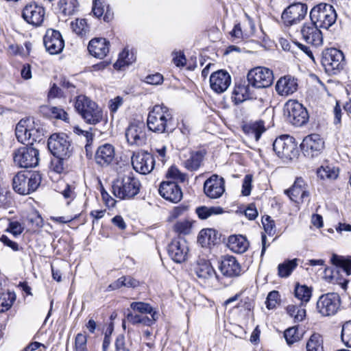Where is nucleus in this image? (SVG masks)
<instances>
[{"label": "nucleus", "mask_w": 351, "mask_h": 351, "mask_svg": "<svg viewBox=\"0 0 351 351\" xmlns=\"http://www.w3.org/2000/svg\"><path fill=\"white\" fill-rule=\"evenodd\" d=\"M24 228L21 223L16 221L10 222L9 226L7 228V231L10 232L14 236L21 234Z\"/></svg>", "instance_id": "bf43d9fd"}, {"label": "nucleus", "mask_w": 351, "mask_h": 351, "mask_svg": "<svg viewBox=\"0 0 351 351\" xmlns=\"http://www.w3.org/2000/svg\"><path fill=\"white\" fill-rule=\"evenodd\" d=\"M123 98L120 96H117L114 99H112L109 101V109L111 112H116L119 108L123 104Z\"/></svg>", "instance_id": "69168bd1"}, {"label": "nucleus", "mask_w": 351, "mask_h": 351, "mask_svg": "<svg viewBox=\"0 0 351 351\" xmlns=\"http://www.w3.org/2000/svg\"><path fill=\"white\" fill-rule=\"evenodd\" d=\"M280 301V294L277 291H272L269 293L266 299V306L268 309H274Z\"/></svg>", "instance_id": "5fc2aeb1"}, {"label": "nucleus", "mask_w": 351, "mask_h": 351, "mask_svg": "<svg viewBox=\"0 0 351 351\" xmlns=\"http://www.w3.org/2000/svg\"><path fill=\"white\" fill-rule=\"evenodd\" d=\"M332 263L336 265L338 268L332 271L331 282L332 283H339L342 285V287L345 289L346 287V281L343 282H337V275L340 272V270L344 271L347 276L351 274V261L349 260L343 259L339 256L334 255L332 258Z\"/></svg>", "instance_id": "7c9ffc66"}, {"label": "nucleus", "mask_w": 351, "mask_h": 351, "mask_svg": "<svg viewBox=\"0 0 351 351\" xmlns=\"http://www.w3.org/2000/svg\"><path fill=\"white\" fill-rule=\"evenodd\" d=\"M223 213V208L219 206H200L196 208V213L201 219H206L212 215H220Z\"/></svg>", "instance_id": "37998d69"}, {"label": "nucleus", "mask_w": 351, "mask_h": 351, "mask_svg": "<svg viewBox=\"0 0 351 351\" xmlns=\"http://www.w3.org/2000/svg\"><path fill=\"white\" fill-rule=\"evenodd\" d=\"M15 134L19 142L32 145L43 139L44 130L38 121L33 117H26L16 124Z\"/></svg>", "instance_id": "f03ea898"}, {"label": "nucleus", "mask_w": 351, "mask_h": 351, "mask_svg": "<svg viewBox=\"0 0 351 351\" xmlns=\"http://www.w3.org/2000/svg\"><path fill=\"white\" fill-rule=\"evenodd\" d=\"M228 246L232 252L241 254L247 250L249 243L242 235H231L228 238Z\"/></svg>", "instance_id": "473e14b6"}, {"label": "nucleus", "mask_w": 351, "mask_h": 351, "mask_svg": "<svg viewBox=\"0 0 351 351\" xmlns=\"http://www.w3.org/2000/svg\"><path fill=\"white\" fill-rule=\"evenodd\" d=\"M322 64L328 71H339L343 69L345 64L343 52L335 48L326 49L323 53Z\"/></svg>", "instance_id": "ddd939ff"}, {"label": "nucleus", "mask_w": 351, "mask_h": 351, "mask_svg": "<svg viewBox=\"0 0 351 351\" xmlns=\"http://www.w3.org/2000/svg\"><path fill=\"white\" fill-rule=\"evenodd\" d=\"M134 61L133 54L130 53L128 50H123L119 53V58L114 64V67L117 70L124 69Z\"/></svg>", "instance_id": "79ce46f5"}, {"label": "nucleus", "mask_w": 351, "mask_h": 351, "mask_svg": "<svg viewBox=\"0 0 351 351\" xmlns=\"http://www.w3.org/2000/svg\"><path fill=\"white\" fill-rule=\"evenodd\" d=\"M341 339L346 347L351 348V320L346 322L342 325Z\"/></svg>", "instance_id": "8fccbe9b"}, {"label": "nucleus", "mask_w": 351, "mask_h": 351, "mask_svg": "<svg viewBox=\"0 0 351 351\" xmlns=\"http://www.w3.org/2000/svg\"><path fill=\"white\" fill-rule=\"evenodd\" d=\"M193 271L198 279L205 282L215 276V271L210 262L204 258H198L193 266Z\"/></svg>", "instance_id": "c756f323"}, {"label": "nucleus", "mask_w": 351, "mask_h": 351, "mask_svg": "<svg viewBox=\"0 0 351 351\" xmlns=\"http://www.w3.org/2000/svg\"><path fill=\"white\" fill-rule=\"evenodd\" d=\"M171 110L164 105H155L149 112L147 125L149 130L158 134L167 132L173 126Z\"/></svg>", "instance_id": "f257e3e1"}, {"label": "nucleus", "mask_w": 351, "mask_h": 351, "mask_svg": "<svg viewBox=\"0 0 351 351\" xmlns=\"http://www.w3.org/2000/svg\"><path fill=\"white\" fill-rule=\"evenodd\" d=\"M74 107L84 121L88 124L96 125L103 120L104 112L101 108L84 95L75 98Z\"/></svg>", "instance_id": "7ed1b4c3"}, {"label": "nucleus", "mask_w": 351, "mask_h": 351, "mask_svg": "<svg viewBox=\"0 0 351 351\" xmlns=\"http://www.w3.org/2000/svg\"><path fill=\"white\" fill-rule=\"evenodd\" d=\"M12 156L14 163L20 168H32L38 164V150L32 146L19 147L14 151Z\"/></svg>", "instance_id": "0eeeda50"}, {"label": "nucleus", "mask_w": 351, "mask_h": 351, "mask_svg": "<svg viewBox=\"0 0 351 351\" xmlns=\"http://www.w3.org/2000/svg\"><path fill=\"white\" fill-rule=\"evenodd\" d=\"M248 83L256 88L270 86L274 81L273 71L265 66H256L250 69L247 75Z\"/></svg>", "instance_id": "1a4fd4ad"}, {"label": "nucleus", "mask_w": 351, "mask_h": 351, "mask_svg": "<svg viewBox=\"0 0 351 351\" xmlns=\"http://www.w3.org/2000/svg\"><path fill=\"white\" fill-rule=\"evenodd\" d=\"M104 0H95L93 6V12L97 17H101L105 11Z\"/></svg>", "instance_id": "13d9d810"}, {"label": "nucleus", "mask_w": 351, "mask_h": 351, "mask_svg": "<svg viewBox=\"0 0 351 351\" xmlns=\"http://www.w3.org/2000/svg\"><path fill=\"white\" fill-rule=\"evenodd\" d=\"M159 194L166 200L178 203L182 198L180 187L175 182H162L158 189Z\"/></svg>", "instance_id": "393cba45"}, {"label": "nucleus", "mask_w": 351, "mask_h": 351, "mask_svg": "<svg viewBox=\"0 0 351 351\" xmlns=\"http://www.w3.org/2000/svg\"><path fill=\"white\" fill-rule=\"evenodd\" d=\"M155 160L154 156L147 152H138L132 156L133 169L141 174H148L154 169Z\"/></svg>", "instance_id": "2eb2a0df"}, {"label": "nucleus", "mask_w": 351, "mask_h": 351, "mask_svg": "<svg viewBox=\"0 0 351 351\" xmlns=\"http://www.w3.org/2000/svg\"><path fill=\"white\" fill-rule=\"evenodd\" d=\"M265 127L263 121H256L245 128V132L247 134L258 141L261 138V134L265 131Z\"/></svg>", "instance_id": "4c0bfd02"}, {"label": "nucleus", "mask_w": 351, "mask_h": 351, "mask_svg": "<svg viewBox=\"0 0 351 351\" xmlns=\"http://www.w3.org/2000/svg\"><path fill=\"white\" fill-rule=\"evenodd\" d=\"M324 147V141L320 136L313 134L306 136L301 144L304 154L309 157L317 156Z\"/></svg>", "instance_id": "5701e85b"}, {"label": "nucleus", "mask_w": 351, "mask_h": 351, "mask_svg": "<svg viewBox=\"0 0 351 351\" xmlns=\"http://www.w3.org/2000/svg\"><path fill=\"white\" fill-rule=\"evenodd\" d=\"M130 308L140 315H145L150 314L152 318V314L156 313L154 308L148 304L143 302H133L130 304Z\"/></svg>", "instance_id": "de8ad7c7"}, {"label": "nucleus", "mask_w": 351, "mask_h": 351, "mask_svg": "<svg viewBox=\"0 0 351 351\" xmlns=\"http://www.w3.org/2000/svg\"><path fill=\"white\" fill-rule=\"evenodd\" d=\"M110 43L104 38H95L89 41V53L99 59L105 58L109 52Z\"/></svg>", "instance_id": "c85d7f7f"}, {"label": "nucleus", "mask_w": 351, "mask_h": 351, "mask_svg": "<svg viewBox=\"0 0 351 351\" xmlns=\"http://www.w3.org/2000/svg\"><path fill=\"white\" fill-rule=\"evenodd\" d=\"M340 297L336 293L322 295L316 305L317 312L323 317H329L337 313L340 306Z\"/></svg>", "instance_id": "f8f14e48"}, {"label": "nucleus", "mask_w": 351, "mask_h": 351, "mask_svg": "<svg viewBox=\"0 0 351 351\" xmlns=\"http://www.w3.org/2000/svg\"><path fill=\"white\" fill-rule=\"evenodd\" d=\"M250 84L245 82H239L235 84L233 90V99L236 104L250 99L253 97V93L250 87Z\"/></svg>", "instance_id": "2f4dec72"}, {"label": "nucleus", "mask_w": 351, "mask_h": 351, "mask_svg": "<svg viewBox=\"0 0 351 351\" xmlns=\"http://www.w3.org/2000/svg\"><path fill=\"white\" fill-rule=\"evenodd\" d=\"M302 38L309 44L315 47L320 46L323 43V36L319 27L313 21L306 23L301 29Z\"/></svg>", "instance_id": "4be33fe9"}, {"label": "nucleus", "mask_w": 351, "mask_h": 351, "mask_svg": "<svg viewBox=\"0 0 351 351\" xmlns=\"http://www.w3.org/2000/svg\"><path fill=\"white\" fill-rule=\"evenodd\" d=\"M140 181L132 173L119 176L112 184V193L121 199L134 198L140 191Z\"/></svg>", "instance_id": "20e7f679"}, {"label": "nucleus", "mask_w": 351, "mask_h": 351, "mask_svg": "<svg viewBox=\"0 0 351 351\" xmlns=\"http://www.w3.org/2000/svg\"><path fill=\"white\" fill-rule=\"evenodd\" d=\"M231 84V77L225 70L213 72L210 76L211 89L217 93L225 92Z\"/></svg>", "instance_id": "b1692460"}, {"label": "nucleus", "mask_w": 351, "mask_h": 351, "mask_svg": "<svg viewBox=\"0 0 351 351\" xmlns=\"http://www.w3.org/2000/svg\"><path fill=\"white\" fill-rule=\"evenodd\" d=\"M307 351H324L322 336L317 332L312 334L306 343Z\"/></svg>", "instance_id": "ea45409f"}, {"label": "nucleus", "mask_w": 351, "mask_h": 351, "mask_svg": "<svg viewBox=\"0 0 351 351\" xmlns=\"http://www.w3.org/2000/svg\"><path fill=\"white\" fill-rule=\"evenodd\" d=\"M173 54L174 57L173 58V62L176 66L178 67L184 66L186 64V61L184 53L181 52H176Z\"/></svg>", "instance_id": "774afa93"}, {"label": "nucleus", "mask_w": 351, "mask_h": 351, "mask_svg": "<svg viewBox=\"0 0 351 351\" xmlns=\"http://www.w3.org/2000/svg\"><path fill=\"white\" fill-rule=\"evenodd\" d=\"M145 82L152 85H158L163 82V76L158 73L149 75L145 77Z\"/></svg>", "instance_id": "0e129e2a"}, {"label": "nucleus", "mask_w": 351, "mask_h": 351, "mask_svg": "<svg viewBox=\"0 0 351 351\" xmlns=\"http://www.w3.org/2000/svg\"><path fill=\"white\" fill-rule=\"evenodd\" d=\"M204 155L200 152H192L190 157L183 162V165L189 171H195L201 165Z\"/></svg>", "instance_id": "58836bf2"}, {"label": "nucleus", "mask_w": 351, "mask_h": 351, "mask_svg": "<svg viewBox=\"0 0 351 351\" xmlns=\"http://www.w3.org/2000/svg\"><path fill=\"white\" fill-rule=\"evenodd\" d=\"M252 177L250 175H246L243 179L242 184V194L247 196L250 194L252 189Z\"/></svg>", "instance_id": "e2e57ef3"}, {"label": "nucleus", "mask_w": 351, "mask_h": 351, "mask_svg": "<svg viewBox=\"0 0 351 351\" xmlns=\"http://www.w3.org/2000/svg\"><path fill=\"white\" fill-rule=\"evenodd\" d=\"M125 138L131 145L142 146L147 142L146 129L144 123L134 122L125 130Z\"/></svg>", "instance_id": "dca6fc26"}, {"label": "nucleus", "mask_w": 351, "mask_h": 351, "mask_svg": "<svg viewBox=\"0 0 351 351\" xmlns=\"http://www.w3.org/2000/svg\"><path fill=\"white\" fill-rule=\"evenodd\" d=\"M317 176L321 179H336L339 175V169L330 166H322L317 170Z\"/></svg>", "instance_id": "c03bdc74"}, {"label": "nucleus", "mask_w": 351, "mask_h": 351, "mask_svg": "<svg viewBox=\"0 0 351 351\" xmlns=\"http://www.w3.org/2000/svg\"><path fill=\"white\" fill-rule=\"evenodd\" d=\"M87 337L82 333H78L75 339V347L76 351H88L86 348Z\"/></svg>", "instance_id": "6e6d98bb"}, {"label": "nucleus", "mask_w": 351, "mask_h": 351, "mask_svg": "<svg viewBox=\"0 0 351 351\" xmlns=\"http://www.w3.org/2000/svg\"><path fill=\"white\" fill-rule=\"evenodd\" d=\"M285 193L290 199L298 204L304 202L305 198L309 197L307 184L302 178H297L292 186L285 191Z\"/></svg>", "instance_id": "6ab92c4d"}, {"label": "nucleus", "mask_w": 351, "mask_h": 351, "mask_svg": "<svg viewBox=\"0 0 351 351\" xmlns=\"http://www.w3.org/2000/svg\"><path fill=\"white\" fill-rule=\"evenodd\" d=\"M219 269L223 275L228 277L239 276L241 274V267L235 257L223 256L221 261Z\"/></svg>", "instance_id": "cd10ccee"}, {"label": "nucleus", "mask_w": 351, "mask_h": 351, "mask_svg": "<svg viewBox=\"0 0 351 351\" xmlns=\"http://www.w3.org/2000/svg\"><path fill=\"white\" fill-rule=\"evenodd\" d=\"M225 182L223 178L213 175L204 184L205 194L210 198L220 197L225 191Z\"/></svg>", "instance_id": "aec40b11"}, {"label": "nucleus", "mask_w": 351, "mask_h": 351, "mask_svg": "<svg viewBox=\"0 0 351 351\" xmlns=\"http://www.w3.org/2000/svg\"><path fill=\"white\" fill-rule=\"evenodd\" d=\"M114 156V146L109 143H104L98 147L95 154V160L99 165L106 167L112 162Z\"/></svg>", "instance_id": "bb28decb"}, {"label": "nucleus", "mask_w": 351, "mask_h": 351, "mask_svg": "<svg viewBox=\"0 0 351 351\" xmlns=\"http://www.w3.org/2000/svg\"><path fill=\"white\" fill-rule=\"evenodd\" d=\"M298 88V80L289 75L280 77L275 86L276 93L282 97L293 95L297 91Z\"/></svg>", "instance_id": "a878e982"}, {"label": "nucleus", "mask_w": 351, "mask_h": 351, "mask_svg": "<svg viewBox=\"0 0 351 351\" xmlns=\"http://www.w3.org/2000/svg\"><path fill=\"white\" fill-rule=\"evenodd\" d=\"M307 5L304 3H293L282 12L281 18L287 26L293 25L303 20L307 13Z\"/></svg>", "instance_id": "4468645a"}, {"label": "nucleus", "mask_w": 351, "mask_h": 351, "mask_svg": "<svg viewBox=\"0 0 351 351\" xmlns=\"http://www.w3.org/2000/svg\"><path fill=\"white\" fill-rule=\"evenodd\" d=\"M192 223L188 219H183L176 222L174 225V230L180 234H189L191 230Z\"/></svg>", "instance_id": "864d4df0"}, {"label": "nucleus", "mask_w": 351, "mask_h": 351, "mask_svg": "<svg viewBox=\"0 0 351 351\" xmlns=\"http://www.w3.org/2000/svg\"><path fill=\"white\" fill-rule=\"evenodd\" d=\"M71 26L74 32L77 35L83 36L88 32V26L84 19H76L71 23Z\"/></svg>", "instance_id": "09e8293b"}, {"label": "nucleus", "mask_w": 351, "mask_h": 351, "mask_svg": "<svg viewBox=\"0 0 351 351\" xmlns=\"http://www.w3.org/2000/svg\"><path fill=\"white\" fill-rule=\"evenodd\" d=\"M77 0H60V5L65 15H71L75 13L77 8Z\"/></svg>", "instance_id": "3c124183"}, {"label": "nucleus", "mask_w": 351, "mask_h": 351, "mask_svg": "<svg viewBox=\"0 0 351 351\" xmlns=\"http://www.w3.org/2000/svg\"><path fill=\"white\" fill-rule=\"evenodd\" d=\"M262 223L265 229V231L269 234H272L275 231V223L274 220L271 219L269 216H266L263 219Z\"/></svg>", "instance_id": "680f3d73"}, {"label": "nucleus", "mask_w": 351, "mask_h": 351, "mask_svg": "<svg viewBox=\"0 0 351 351\" xmlns=\"http://www.w3.org/2000/svg\"><path fill=\"white\" fill-rule=\"evenodd\" d=\"M41 182L37 172H19L12 179L13 189L21 195H27L35 191Z\"/></svg>", "instance_id": "39448f33"}, {"label": "nucleus", "mask_w": 351, "mask_h": 351, "mask_svg": "<svg viewBox=\"0 0 351 351\" xmlns=\"http://www.w3.org/2000/svg\"><path fill=\"white\" fill-rule=\"evenodd\" d=\"M158 319L157 313L152 314V318L147 315L133 313L128 310L126 314V320L132 325L143 324L145 326H152Z\"/></svg>", "instance_id": "72a5a7b5"}, {"label": "nucleus", "mask_w": 351, "mask_h": 351, "mask_svg": "<svg viewBox=\"0 0 351 351\" xmlns=\"http://www.w3.org/2000/svg\"><path fill=\"white\" fill-rule=\"evenodd\" d=\"M47 145L51 154L58 158L62 160L71 155L73 149L65 134H52L48 139Z\"/></svg>", "instance_id": "6e6552de"}, {"label": "nucleus", "mask_w": 351, "mask_h": 351, "mask_svg": "<svg viewBox=\"0 0 351 351\" xmlns=\"http://www.w3.org/2000/svg\"><path fill=\"white\" fill-rule=\"evenodd\" d=\"M286 311L287 314L293 318L295 322H300L306 317V309L302 303L300 304H289Z\"/></svg>", "instance_id": "c9c22d12"}, {"label": "nucleus", "mask_w": 351, "mask_h": 351, "mask_svg": "<svg viewBox=\"0 0 351 351\" xmlns=\"http://www.w3.org/2000/svg\"><path fill=\"white\" fill-rule=\"evenodd\" d=\"M168 178H172L175 180L184 182L186 179V175L182 173L177 167H171L167 171V174Z\"/></svg>", "instance_id": "4d7b16f0"}, {"label": "nucleus", "mask_w": 351, "mask_h": 351, "mask_svg": "<svg viewBox=\"0 0 351 351\" xmlns=\"http://www.w3.org/2000/svg\"><path fill=\"white\" fill-rule=\"evenodd\" d=\"M45 15V8L36 3L27 4L22 12L23 19L34 27H39L43 24Z\"/></svg>", "instance_id": "f3484780"}, {"label": "nucleus", "mask_w": 351, "mask_h": 351, "mask_svg": "<svg viewBox=\"0 0 351 351\" xmlns=\"http://www.w3.org/2000/svg\"><path fill=\"white\" fill-rule=\"evenodd\" d=\"M298 259L287 260L278 266V275L280 278L289 277L298 265Z\"/></svg>", "instance_id": "e433bc0d"}, {"label": "nucleus", "mask_w": 351, "mask_h": 351, "mask_svg": "<svg viewBox=\"0 0 351 351\" xmlns=\"http://www.w3.org/2000/svg\"><path fill=\"white\" fill-rule=\"evenodd\" d=\"M46 50L50 54L60 53L64 46V43L60 33L54 29H48L43 38Z\"/></svg>", "instance_id": "412c9836"}, {"label": "nucleus", "mask_w": 351, "mask_h": 351, "mask_svg": "<svg viewBox=\"0 0 351 351\" xmlns=\"http://www.w3.org/2000/svg\"><path fill=\"white\" fill-rule=\"evenodd\" d=\"M288 121L295 126H302L308 120L306 109L295 100H289L284 108Z\"/></svg>", "instance_id": "9d476101"}, {"label": "nucleus", "mask_w": 351, "mask_h": 351, "mask_svg": "<svg viewBox=\"0 0 351 351\" xmlns=\"http://www.w3.org/2000/svg\"><path fill=\"white\" fill-rule=\"evenodd\" d=\"M231 38L233 40H241L245 37H247V34H244L242 31L240 23L235 24L233 29L230 32Z\"/></svg>", "instance_id": "052dcab7"}, {"label": "nucleus", "mask_w": 351, "mask_h": 351, "mask_svg": "<svg viewBox=\"0 0 351 351\" xmlns=\"http://www.w3.org/2000/svg\"><path fill=\"white\" fill-rule=\"evenodd\" d=\"M273 149L279 158L291 160L297 154V145L293 137L282 135L276 138L273 143Z\"/></svg>", "instance_id": "9b49d317"}, {"label": "nucleus", "mask_w": 351, "mask_h": 351, "mask_svg": "<svg viewBox=\"0 0 351 351\" xmlns=\"http://www.w3.org/2000/svg\"><path fill=\"white\" fill-rule=\"evenodd\" d=\"M310 19L319 27L328 29L336 21L337 14L331 5L321 3L311 10Z\"/></svg>", "instance_id": "423d86ee"}, {"label": "nucleus", "mask_w": 351, "mask_h": 351, "mask_svg": "<svg viewBox=\"0 0 351 351\" xmlns=\"http://www.w3.org/2000/svg\"><path fill=\"white\" fill-rule=\"evenodd\" d=\"M284 337L289 345L298 341L300 339V334L296 326H293L287 329L284 332Z\"/></svg>", "instance_id": "603ef678"}, {"label": "nucleus", "mask_w": 351, "mask_h": 351, "mask_svg": "<svg viewBox=\"0 0 351 351\" xmlns=\"http://www.w3.org/2000/svg\"><path fill=\"white\" fill-rule=\"evenodd\" d=\"M42 114L50 119H58L66 121L68 120L67 113L61 108L43 106L40 108Z\"/></svg>", "instance_id": "f704fd0d"}, {"label": "nucleus", "mask_w": 351, "mask_h": 351, "mask_svg": "<svg viewBox=\"0 0 351 351\" xmlns=\"http://www.w3.org/2000/svg\"><path fill=\"white\" fill-rule=\"evenodd\" d=\"M216 233L213 229H204L200 231L197 241L202 246L210 245L215 242Z\"/></svg>", "instance_id": "a19ab883"}, {"label": "nucleus", "mask_w": 351, "mask_h": 351, "mask_svg": "<svg viewBox=\"0 0 351 351\" xmlns=\"http://www.w3.org/2000/svg\"><path fill=\"white\" fill-rule=\"evenodd\" d=\"M15 300L14 293L9 291L5 292L3 290L0 293V312H4L11 308Z\"/></svg>", "instance_id": "49530a36"}, {"label": "nucleus", "mask_w": 351, "mask_h": 351, "mask_svg": "<svg viewBox=\"0 0 351 351\" xmlns=\"http://www.w3.org/2000/svg\"><path fill=\"white\" fill-rule=\"evenodd\" d=\"M294 293L295 298L301 301L300 303H307L312 295L311 289L306 285H297L295 286Z\"/></svg>", "instance_id": "a18cd8bd"}, {"label": "nucleus", "mask_w": 351, "mask_h": 351, "mask_svg": "<svg viewBox=\"0 0 351 351\" xmlns=\"http://www.w3.org/2000/svg\"><path fill=\"white\" fill-rule=\"evenodd\" d=\"M168 254L176 263L184 262L189 254V246L186 240L182 238L173 240L168 245Z\"/></svg>", "instance_id": "a211bd4d"}, {"label": "nucleus", "mask_w": 351, "mask_h": 351, "mask_svg": "<svg viewBox=\"0 0 351 351\" xmlns=\"http://www.w3.org/2000/svg\"><path fill=\"white\" fill-rule=\"evenodd\" d=\"M279 43H280V46L285 51H291L292 53H297V52L295 51L294 49H295V47H297V45L298 43H294L291 44L289 40H287L285 38H280Z\"/></svg>", "instance_id": "338daca9"}]
</instances>
